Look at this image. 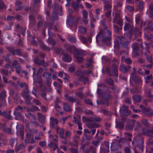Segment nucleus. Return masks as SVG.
I'll return each instance as SVG.
<instances>
[{
    "label": "nucleus",
    "mask_w": 153,
    "mask_h": 153,
    "mask_svg": "<svg viewBox=\"0 0 153 153\" xmlns=\"http://www.w3.org/2000/svg\"><path fill=\"white\" fill-rule=\"evenodd\" d=\"M123 20L120 16L119 13L118 12L116 13L115 17L113 20V23L118 24L120 26L116 24L113 25V30L114 33L119 35L122 34L121 31L122 30V27L123 25Z\"/></svg>",
    "instance_id": "nucleus-1"
},
{
    "label": "nucleus",
    "mask_w": 153,
    "mask_h": 153,
    "mask_svg": "<svg viewBox=\"0 0 153 153\" xmlns=\"http://www.w3.org/2000/svg\"><path fill=\"white\" fill-rule=\"evenodd\" d=\"M114 47L117 49H120V45H121L123 48H127L128 45V42L125 37L119 36H117V38L114 41Z\"/></svg>",
    "instance_id": "nucleus-2"
},
{
    "label": "nucleus",
    "mask_w": 153,
    "mask_h": 153,
    "mask_svg": "<svg viewBox=\"0 0 153 153\" xmlns=\"http://www.w3.org/2000/svg\"><path fill=\"white\" fill-rule=\"evenodd\" d=\"M67 50L70 53H72L73 51L74 57L78 62H81L83 61V58L79 56L83 55L82 52L79 51L75 46H72L68 47L67 48Z\"/></svg>",
    "instance_id": "nucleus-3"
},
{
    "label": "nucleus",
    "mask_w": 153,
    "mask_h": 153,
    "mask_svg": "<svg viewBox=\"0 0 153 153\" xmlns=\"http://www.w3.org/2000/svg\"><path fill=\"white\" fill-rule=\"evenodd\" d=\"M98 37L100 38L102 42L106 43L107 45H111L110 41L111 38L110 36H106L105 33L104 31L102 30H100L99 33L96 37L97 41L98 40Z\"/></svg>",
    "instance_id": "nucleus-4"
},
{
    "label": "nucleus",
    "mask_w": 153,
    "mask_h": 153,
    "mask_svg": "<svg viewBox=\"0 0 153 153\" xmlns=\"http://www.w3.org/2000/svg\"><path fill=\"white\" fill-rule=\"evenodd\" d=\"M131 47L133 50V54L135 57L138 56L139 55L138 51L139 50V47L142 49H143L142 42L140 43L135 42L132 44Z\"/></svg>",
    "instance_id": "nucleus-5"
},
{
    "label": "nucleus",
    "mask_w": 153,
    "mask_h": 153,
    "mask_svg": "<svg viewBox=\"0 0 153 153\" xmlns=\"http://www.w3.org/2000/svg\"><path fill=\"white\" fill-rule=\"evenodd\" d=\"M75 74L79 77L78 80L79 81L83 82L85 85L86 84V82L88 81V78L84 76V72L78 70L75 72Z\"/></svg>",
    "instance_id": "nucleus-6"
},
{
    "label": "nucleus",
    "mask_w": 153,
    "mask_h": 153,
    "mask_svg": "<svg viewBox=\"0 0 153 153\" xmlns=\"http://www.w3.org/2000/svg\"><path fill=\"white\" fill-rule=\"evenodd\" d=\"M30 91H24L22 94L23 98L25 100L26 104H29L30 103L32 99V97L29 94Z\"/></svg>",
    "instance_id": "nucleus-7"
},
{
    "label": "nucleus",
    "mask_w": 153,
    "mask_h": 153,
    "mask_svg": "<svg viewBox=\"0 0 153 153\" xmlns=\"http://www.w3.org/2000/svg\"><path fill=\"white\" fill-rule=\"evenodd\" d=\"M124 31L129 30L127 35L128 37L131 39L133 34V29L131 24L128 23H126L124 26Z\"/></svg>",
    "instance_id": "nucleus-8"
},
{
    "label": "nucleus",
    "mask_w": 153,
    "mask_h": 153,
    "mask_svg": "<svg viewBox=\"0 0 153 153\" xmlns=\"http://www.w3.org/2000/svg\"><path fill=\"white\" fill-rule=\"evenodd\" d=\"M130 78L136 84L139 85V87H141L142 81L140 78L136 76L134 74H131Z\"/></svg>",
    "instance_id": "nucleus-9"
},
{
    "label": "nucleus",
    "mask_w": 153,
    "mask_h": 153,
    "mask_svg": "<svg viewBox=\"0 0 153 153\" xmlns=\"http://www.w3.org/2000/svg\"><path fill=\"white\" fill-rule=\"evenodd\" d=\"M102 98V103L106 105H108L109 100L113 98V97L111 95L104 93L101 97Z\"/></svg>",
    "instance_id": "nucleus-10"
},
{
    "label": "nucleus",
    "mask_w": 153,
    "mask_h": 153,
    "mask_svg": "<svg viewBox=\"0 0 153 153\" xmlns=\"http://www.w3.org/2000/svg\"><path fill=\"white\" fill-rule=\"evenodd\" d=\"M67 22L70 26H73L74 25L77 26L78 25L77 21H76L71 15L69 16Z\"/></svg>",
    "instance_id": "nucleus-11"
},
{
    "label": "nucleus",
    "mask_w": 153,
    "mask_h": 153,
    "mask_svg": "<svg viewBox=\"0 0 153 153\" xmlns=\"http://www.w3.org/2000/svg\"><path fill=\"white\" fill-rule=\"evenodd\" d=\"M141 134L143 135H145L147 136L153 137V127L152 130L148 129L145 128H143L142 129Z\"/></svg>",
    "instance_id": "nucleus-12"
},
{
    "label": "nucleus",
    "mask_w": 153,
    "mask_h": 153,
    "mask_svg": "<svg viewBox=\"0 0 153 153\" xmlns=\"http://www.w3.org/2000/svg\"><path fill=\"white\" fill-rule=\"evenodd\" d=\"M126 119V118L125 117H122L121 121L116 123V127L120 129H123L124 127L125 122Z\"/></svg>",
    "instance_id": "nucleus-13"
},
{
    "label": "nucleus",
    "mask_w": 153,
    "mask_h": 153,
    "mask_svg": "<svg viewBox=\"0 0 153 153\" xmlns=\"http://www.w3.org/2000/svg\"><path fill=\"white\" fill-rule=\"evenodd\" d=\"M135 120H129L128 123L126 125L125 128L127 131H132L135 124Z\"/></svg>",
    "instance_id": "nucleus-14"
},
{
    "label": "nucleus",
    "mask_w": 153,
    "mask_h": 153,
    "mask_svg": "<svg viewBox=\"0 0 153 153\" xmlns=\"http://www.w3.org/2000/svg\"><path fill=\"white\" fill-rule=\"evenodd\" d=\"M128 108L127 106H123L120 109V113L122 115L127 116L130 115V111L127 109Z\"/></svg>",
    "instance_id": "nucleus-15"
},
{
    "label": "nucleus",
    "mask_w": 153,
    "mask_h": 153,
    "mask_svg": "<svg viewBox=\"0 0 153 153\" xmlns=\"http://www.w3.org/2000/svg\"><path fill=\"white\" fill-rule=\"evenodd\" d=\"M112 67L113 68L112 69V76H114L116 78L118 77V67L115 63H114L112 65Z\"/></svg>",
    "instance_id": "nucleus-16"
},
{
    "label": "nucleus",
    "mask_w": 153,
    "mask_h": 153,
    "mask_svg": "<svg viewBox=\"0 0 153 153\" xmlns=\"http://www.w3.org/2000/svg\"><path fill=\"white\" fill-rule=\"evenodd\" d=\"M61 53L62 55V59L63 61L66 62H69L72 61V57L68 54L65 53L64 51H62Z\"/></svg>",
    "instance_id": "nucleus-17"
},
{
    "label": "nucleus",
    "mask_w": 153,
    "mask_h": 153,
    "mask_svg": "<svg viewBox=\"0 0 153 153\" xmlns=\"http://www.w3.org/2000/svg\"><path fill=\"white\" fill-rule=\"evenodd\" d=\"M51 120L50 126L54 128H56V126L58 123V120L56 118H54L52 117L50 118Z\"/></svg>",
    "instance_id": "nucleus-18"
},
{
    "label": "nucleus",
    "mask_w": 153,
    "mask_h": 153,
    "mask_svg": "<svg viewBox=\"0 0 153 153\" xmlns=\"http://www.w3.org/2000/svg\"><path fill=\"white\" fill-rule=\"evenodd\" d=\"M53 22H48L45 24V26L48 27V30H52L55 31H57L58 29L56 26L54 25Z\"/></svg>",
    "instance_id": "nucleus-19"
},
{
    "label": "nucleus",
    "mask_w": 153,
    "mask_h": 153,
    "mask_svg": "<svg viewBox=\"0 0 153 153\" xmlns=\"http://www.w3.org/2000/svg\"><path fill=\"white\" fill-rule=\"evenodd\" d=\"M140 108L144 111H143L142 113L145 114L147 112L148 113V115L151 116L153 115V111L150 108H146L144 106H140Z\"/></svg>",
    "instance_id": "nucleus-20"
},
{
    "label": "nucleus",
    "mask_w": 153,
    "mask_h": 153,
    "mask_svg": "<svg viewBox=\"0 0 153 153\" xmlns=\"http://www.w3.org/2000/svg\"><path fill=\"white\" fill-rule=\"evenodd\" d=\"M38 42L40 45V48L43 50L48 51L51 50V48L47 46L44 44L42 41L41 40H39Z\"/></svg>",
    "instance_id": "nucleus-21"
},
{
    "label": "nucleus",
    "mask_w": 153,
    "mask_h": 153,
    "mask_svg": "<svg viewBox=\"0 0 153 153\" xmlns=\"http://www.w3.org/2000/svg\"><path fill=\"white\" fill-rule=\"evenodd\" d=\"M34 62L35 64L39 66H43L44 65L45 61L44 60L40 59L37 57L34 59Z\"/></svg>",
    "instance_id": "nucleus-22"
},
{
    "label": "nucleus",
    "mask_w": 153,
    "mask_h": 153,
    "mask_svg": "<svg viewBox=\"0 0 153 153\" xmlns=\"http://www.w3.org/2000/svg\"><path fill=\"white\" fill-rule=\"evenodd\" d=\"M130 67L129 66L123 65L120 66V70L123 73H126Z\"/></svg>",
    "instance_id": "nucleus-23"
},
{
    "label": "nucleus",
    "mask_w": 153,
    "mask_h": 153,
    "mask_svg": "<svg viewBox=\"0 0 153 153\" xmlns=\"http://www.w3.org/2000/svg\"><path fill=\"white\" fill-rule=\"evenodd\" d=\"M58 12H57L54 11L53 13H52V17H50L49 18L50 21L51 22H54V20H57L59 18L57 15Z\"/></svg>",
    "instance_id": "nucleus-24"
},
{
    "label": "nucleus",
    "mask_w": 153,
    "mask_h": 153,
    "mask_svg": "<svg viewBox=\"0 0 153 153\" xmlns=\"http://www.w3.org/2000/svg\"><path fill=\"white\" fill-rule=\"evenodd\" d=\"M104 10H110L112 7L110 2L108 1H105L104 2Z\"/></svg>",
    "instance_id": "nucleus-25"
},
{
    "label": "nucleus",
    "mask_w": 153,
    "mask_h": 153,
    "mask_svg": "<svg viewBox=\"0 0 153 153\" xmlns=\"http://www.w3.org/2000/svg\"><path fill=\"white\" fill-rule=\"evenodd\" d=\"M86 126H87L88 128L90 129L96 128H97L100 126L98 124L92 123L91 122L88 123L86 124Z\"/></svg>",
    "instance_id": "nucleus-26"
},
{
    "label": "nucleus",
    "mask_w": 153,
    "mask_h": 153,
    "mask_svg": "<svg viewBox=\"0 0 153 153\" xmlns=\"http://www.w3.org/2000/svg\"><path fill=\"white\" fill-rule=\"evenodd\" d=\"M60 128L59 127L57 128H56L57 132H58L59 135L60 137L62 139L65 138L66 140H67V138L64 137V130L62 128L59 131V129Z\"/></svg>",
    "instance_id": "nucleus-27"
},
{
    "label": "nucleus",
    "mask_w": 153,
    "mask_h": 153,
    "mask_svg": "<svg viewBox=\"0 0 153 153\" xmlns=\"http://www.w3.org/2000/svg\"><path fill=\"white\" fill-rule=\"evenodd\" d=\"M140 143L138 144L137 146L138 149L142 152L143 151L144 146L143 144V138H141L140 139Z\"/></svg>",
    "instance_id": "nucleus-28"
},
{
    "label": "nucleus",
    "mask_w": 153,
    "mask_h": 153,
    "mask_svg": "<svg viewBox=\"0 0 153 153\" xmlns=\"http://www.w3.org/2000/svg\"><path fill=\"white\" fill-rule=\"evenodd\" d=\"M119 149L118 145L115 143H112L111 144V151H116Z\"/></svg>",
    "instance_id": "nucleus-29"
},
{
    "label": "nucleus",
    "mask_w": 153,
    "mask_h": 153,
    "mask_svg": "<svg viewBox=\"0 0 153 153\" xmlns=\"http://www.w3.org/2000/svg\"><path fill=\"white\" fill-rule=\"evenodd\" d=\"M133 100L136 102H140L141 100V96L140 95H134L133 97Z\"/></svg>",
    "instance_id": "nucleus-30"
},
{
    "label": "nucleus",
    "mask_w": 153,
    "mask_h": 153,
    "mask_svg": "<svg viewBox=\"0 0 153 153\" xmlns=\"http://www.w3.org/2000/svg\"><path fill=\"white\" fill-rule=\"evenodd\" d=\"M31 134L29 133H27L26 134V139L25 140V142L26 144L29 143L31 138Z\"/></svg>",
    "instance_id": "nucleus-31"
},
{
    "label": "nucleus",
    "mask_w": 153,
    "mask_h": 153,
    "mask_svg": "<svg viewBox=\"0 0 153 153\" xmlns=\"http://www.w3.org/2000/svg\"><path fill=\"white\" fill-rule=\"evenodd\" d=\"M37 114L39 117L40 120L39 121L42 123H45V116L42 114L40 113H38Z\"/></svg>",
    "instance_id": "nucleus-32"
},
{
    "label": "nucleus",
    "mask_w": 153,
    "mask_h": 153,
    "mask_svg": "<svg viewBox=\"0 0 153 153\" xmlns=\"http://www.w3.org/2000/svg\"><path fill=\"white\" fill-rule=\"evenodd\" d=\"M141 33L140 29L137 27H135L134 28L133 34L135 36H136L138 35H140Z\"/></svg>",
    "instance_id": "nucleus-33"
},
{
    "label": "nucleus",
    "mask_w": 153,
    "mask_h": 153,
    "mask_svg": "<svg viewBox=\"0 0 153 153\" xmlns=\"http://www.w3.org/2000/svg\"><path fill=\"white\" fill-rule=\"evenodd\" d=\"M79 39L83 44H85L88 42V39L83 36L81 35L79 36Z\"/></svg>",
    "instance_id": "nucleus-34"
},
{
    "label": "nucleus",
    "mask_w": 153,
    "mask_h": 153,
    "mask_svg": "<svg viewBox=\"0 0 153 153\" xmlns=\"http://www.w3.org/2000/svg\"><path fill=\"white\" fill-rule=\"evenodd\" d=\"M143 9V1H140L138 4V7L137 8L139 11H142Z\"/></svg>",
    "instance_id": "nucleus-35"
},
{
    "label": "nucleus",
    "mask_w": 153,
    "mask_h": 153,
    "mask_svg": "<svg viewBox=\"0 0 153 153\" xmlns=\"http://www.w3.org/2000/svg\"><path fill=\"white\" fill-rule=\"evenodd\" d=\"M27 110L28 111L34 112L35 111H39V109L36 106H33L31 108H27Z\"/></svg>",
    "instance_id": "nucleus-36"
},
{
    "label": "nucleus",
    "mask_w": 153,
    "mask_h": 153,
    "mask_svg": "<svg viewBox=\"0 0 153 153\" xmlns=\"http://www.w3.org/2000/svg\"><path fill=\"white\" fill-rule=\"evenodd\" d=\"M141 87H136L134 89H131L130 90V92L131 93H135L139 92L141 88Z\"/></svg>",
    "instance_id": "nucleus-37"
},
{
    "label": "nucleus",
    "mask_w": 153,
    "mask_h": 153,
    "mask_svg": "<svg viewBox=\"0 0 153 153\" xmlns=\"http://www.w3.org/2000/svg\"><path fill=\"white\" fill-rule=\"evenodd\" d=\"M48 43H50L53 46L55 45L56 44V42L52 38H48L47 41Z\"/></svg>",
    "instance_id": "nucleus-38"
},
{
    "label": "nucleus",
    "mask_w": 153,
    "mask_h": 153,
    "mask_svg": "<svg viewBox=\"0 0 153 153\" xmlns=\"http://www.w3.org/2000/svg\"><path fill=\"white\" fill-rule=\"evenodd\" d=\"M143 124L145 127L149 128L150 126V124L148 121L147 119H143L142 121Z\"/></svg>",
    "instance_id": "nucleus-39"
},
{
    "label": "nucleus",
    "mask_w": 153,
    "mask_h": 153,
    "mask_svg": "<svg viewBox=\"0 0 153 153\" xmlns=\"http://www.w3.org/2000/svg\"><path fill=\"white\" fill-rule=\"evenodd\" d=\"M23 109V108L21 106H18V108H16L15 111L14 112V115L16 116H17L19 112H18V111L19 110L21 111H22Z\"/></svg>",
    "instance_id": "nucleus-40"
},
{
    "label": "nucleus",
    "mask_w": 153,
    "mask_h": 153,
    "mask_svg": "<svg viewBox=\"0 0 153 153\" xmlns=\"http://www.w3.org/2000/svg\"><path fill=\"white\" fill-rule=\"evenodd\" d=\"M152 78L153 77L151 74L145 77L144 79L145 80L146 83L147 84L150 83V80H152Z\"/></svg>",
    "instance_id": "nucleus-41"
},
{
    "label": "nucleus",
    "mask_w": 153,
    "mask_h": 153,
    "mask_svg": "<svg viewBox=\"0 0 153 153\" xmlns=\"http://www.w3.org/2000/svg\"><path fill=\"white\" fill-rule=\"evenodd\" d=\"M36 37L35 36H32L31 39L30 41V42L32 45L37 46L38 45V42L35 40Z\"/></svg>",
    "instance_id": "nucleus-42"
},
{
    "label": "nucleus",
    "mask_w": 153,
    "mask_h": 153,
    "mask_svg": "<svg viewBox=\"0 0 153 153\" xmlns=\"http://www.w3.org/2000/svg\"><path fill=\"white\" fill-rule=\"evenodd\" d=\"M78 31L82 34H85L87 32L86 29L83 26L79 27Z\"/></svg>",
    "instance_id": "nucleus-43"
},
{
    "label": "nucleus",
    "mask_w": 153,
    "mask_h": 153,
    "mask_svg": "<svg viewBox=\"0 0 153 153\" xmlns=\"http://www.w3.org/2000/svg\"><path fill=\"white\" fill-rule=\"evenodd\" d=\"M20 86L21 88H23L24 87H25V90L24 91H28L29 90L28 89V85L25 82H22L20 84Z\"/></svg>",
    "instance_id": "nucleus-44"
},
{
    "label": "nucleus",
    "mask_w": 153,
    "mask_h": 153,
    "mask_svg": "<svg viewBox=\"0 0 153 153\" xmlns=\"http://www.w3.org/2000/svg\"><path fill=\"white\" fill-rule=\"evenodd\" d=\"M65 97L67 100L70 102H73L76 101L75 99H74L72 97H70L68 94L65 95Z\"/></svg>",
    "instance_id": "nucleus-45"
},
{
    "label": "nucleus",
    "mask_w": 153,
    "mask_h": 153,
    "mask_svg": "<svg viewBox=\"0 0 153 153\" xmlns=\"http://www.w3.org/2000/svg\"><path fill=\"white\" fill-rule=\"evenodd\" d=\"M105 82L107 84L111 85H113L114 83V81L111 78H107Z\"/></svg>",
    "instance_id": "nucleus-46"
},
{
    "label": "nucleus",
    "mask_w": 153,
    "mask_h": 153,
    "mask_svg": "<svg viewBox=\"0 0 153 153\" xmlns=\"http://www.w3.org/2000/svg\"><path fill=\"white\" fill-rule=\"evenodd\" d=\"M68 41L72 43H74L76 42V39L75 36H70L68 37Z\"/></svg>",
    "instance_id": "nucleus-47"
},
{
    "label": "nucleus",
    "mask_w": 153,
    "mask_h": 153,
    "mask_svg": "<svg viewBox=\"0 0 153 153\" xmlns=\"http://www.w3.org/2000/svg\"><path fill=\"white\" fill-rule=\"evenodd\" d=\"M7 49L12 55H15V50L13 48L11 47H7Z\"/></svg>",
    "instance_id": "nucleus-48"
},
{
    "label": "nucleus",
    "mask_w": 153,
    "mask_h": 153,
    "mask_svg": "<svg viewBox=\"0 0 153 153\" xmlns=\"http://www.w3.org/2000/svg\"><path fill=\"white\" fill-rule=\"evenodd\" d=\"M153 23L151 22H150L148 24V27H146L145 28V30L149 29L153 31V27L152 26Z\"/></svg>",
    "instance_id": "nucleus-49"
},
{
    "label": "nucleus",
    "mask_w": 153,
    "mask_h": 153,
    "mask_svg": "<svg viewBox=\"0 0 153 153\" xmlns=\"http://www.w3.org/2000/svg\"><path fill=\"white\" fill-rule=\"evenodd\" d=\"M19 64L18 62L16 60H15L13 62L10 66V68H11V71H14L13 68L17 64Z\"/></svg>",
    "instance_id": "nucleus-50"
},
{
    "label": "nucleus",
    "mask_w": 153,
    "mask_h": 153,
    "mask_svg": "<svg viewBox=\"0 0 153 153\" xmlns=\"http://www.w3.org/2000/svg\"><path fill=\"white\" fill-rule=\"evenodd\" d=\"M33 85H36V84L37 83H38L40 84V86H41L42 85V80L39 79L37 80L36 79L33 78Z\"/></svg>",
    "instance_id": "nucleus-51"
},
{
    "label": "nucleus",
    "mask_w": 153,
    "mask_h": 153,
    "mask_svg": "<svg viewBox=\"0 0 153 153\" xmlns=\"http://www.w3.org/2000/svg\"><path fill=\"white\" fill-rule=\"evenodd\" d=\"M72 6L73 8L74 9L75 11L77 10L78 8L79 7V5H78V4L75 1L72 3Z\"/></svg>",
    "instance_id": "nucleus-52"
},
{
    "label": "nucleus",
    "mask_w": 153,
    "mask_h": 153,
    "mask_svg": "<svg viewBox=\"0 0 153 153\" xmlns=\"http://www.w3.org/2000/svg\"><path fill=\"white\" fill-rule=\"evenodd\" d=\"M82 121L85 123L89 121V122H93L94 120L93 119L90 120L89 118H87L83 116L82 117Z\"/></svg>",
    "instance_id": "nucleus-53"
},
{
    "label": "nucleus",
    "mask_w": 153,
    "mask_h": 153,
    "mask_svg": "<svg viewBox=\"0 0 153 153\" xmlns=\"http://www.w3.org/2000/svg\"><path fill=\"white\" fill-rule=\"evenodd\" d=\"M18 93L16 94H15L16 97H14L13 98L14 100H16L17 102H19V101L20 103L21 104H22L23 103V101L22 100H20V99L18 97Z\"/></svg>",
    "instance_id": "nucleus-54"
},
{
    "label": "nucleus",
    "mask_w": 153,
    "mask_h": 153,
    "mask_svg": "<svg viewBox=\"0 0 153 153\" xmlns=\"http://www.w3.org/2000/svg\"><path fill=\"white\" fill-rule=\"evenodd\" d=\"M6 7L4 2L1 1H0V10L6 9Z\"/></svg>",
    "instance_id": "nucleus-55"
},
{
    "label": "nucleus",
    "mask_w": 153,
    "mask_h": 153,
    "mask_svg": "<svg viewBox=\"0 0 153 153\" xmlns=\"http://www.w3.org/2000/svg\"><path fill=\"white\" fill-rule=\"evenodd\" d=\"M6 92L5 90H3L0 93V99H4L6 97Z\"/></svg>",
    "instance_id": "nucleus-56"
},
{
    "label": "nucleus",
    "mask_w": 153,
    "mask_h": 153,
    "mask_svg": "<svg viewBox=\"0 0 153 153\" xmlns=\"http://www.w3.org/2000/svg\"><path fill=\"white\" fill-rule=\"evenodd\" d=\"M77 95L79 98L82 99L85 97V95L81 92H79L77 93Z\"/></svg>",
    "instance_id": "nucleus-57"
},
{
    "label": "nucleus",
    "mask_w": 153,
    "mask_h": 153,
    "mask_svg": "<svg viewBox=\"0 0 153 153\" xmlns=\"http://www.w3.org/2000/svg\"><path fill=\"white\" fill-rule=\"evenodd\" d=\"M141 21V18L139 15H136L135 16V22L137 24H139Z\"/></svg>",
    "instance_id": "nucleus-58"
},
{
    "label": "nucleus",
    "mask_w": 153,
    "mask_h": 153,
    "mask_svg": "<svg viewBox=\"0 0 153 153\" xmlns=\"http://www.w3.org/2000/svg\"><path fill=\"white\" fill-rule=\"evenodd\" d=\"M146 60L147 62L151 63H152L153 58L151 55H148L146 57Z\"/></svg>",
    "instance_id": "nucleus-59"
},
{
    "label": "nucleus",
    "mask_w": 153,
    "mask_h": 153,
    "mask_svg": "<svg viewBox=\"0 0 153 153\" xmlns=\"http://www.w3.org/2000/svg\"><path fill=\"white\" fill-rule=\"evenodd\" d=\"M51 82L50 78V77H47L46 78V84L47 86L48 87H50Z\"/></svg>",
    "instance_id": "nucleus-60"
},
{
    "label": "nucleus",
    "mask_w": 153,
    "mask_h": 153,
    "mask_svg": "<svg viewBox=\"0 0 153 153\" xmlns=\"http://www.w3.org/2000/svg\"><path fill=\"white\" fill-rule=\"evenodd\" d=\"M79 138V136H76L74 137V140L75 142L76 143V144H72V146L76 147L78 146L77 143V139Z\"/></svg>",
    "instance_id": "nucleus-61"
},
{
    "label": "nucleus",
    "mask_w": 153,
    "mask_h": 153,
    "mask_svg": "<svg viewBox=\"0 0 153 153\" xmlns=\"http://www.w3.org/2000/svg\"><path fill=\"white\" fill-rule=\"evenodd\" d=\"M126 8V10L129 12H133L134 10V8L132 6L129 5L127 6Z\"/></svg>",
    "instance_id": "nucleus-62"
},
{
    "label": "nucleus",
    "mask_w": 153,
    "mask_h": 153,
    "mask_svg": "<svg viewBox=\"0 0 153 153\" xmlns=\"http://www.w3.org/2000/svg\"><path fill=\"white\" fill-rule=\"evenodd\" d=\"M97 92L98 95L101 97L104 93L102 92L101 89L100 88H97Z\"/></svg>",
    "instance_id": "nucleus-63"
},
{
    "label": "nucleus",
    "mask_w": 153,
    "mask_h": 153,
    "mask_svg": "<svg viewBox=\"0 0 153 153\" xmlns=\"http://www.w3.org/2000/svg\"><path fill=\"white\" fill-rule=\"evenodd\" d=\"M41 0H35L33 3V6L34 7H37L39 6V3Z\"/></svg>",
    "instance_id": "nucleus-64"
}]
</instances>
